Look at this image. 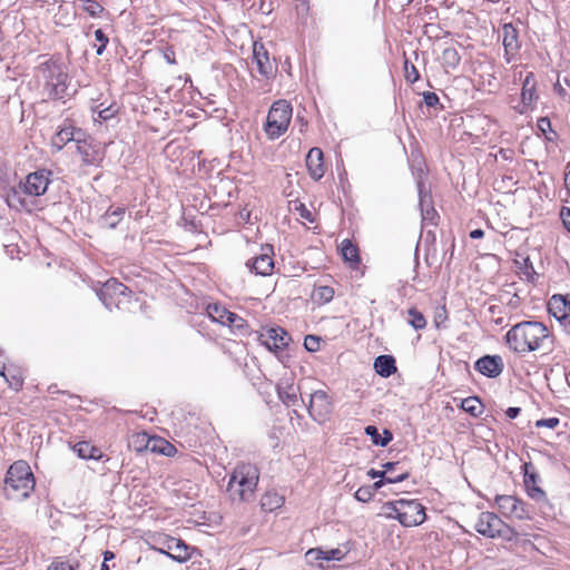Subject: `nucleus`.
Listing matches in <instances>:
<instances>
[{"label":"nucleus","mask_w":570,"mask_h":570,"mask_svg":"<svg viewBox=\"0 0 570 570\" xmlns=\"http://www.w3.org/2000/svg\"><path fill=\"white\" fill-rule=\"evenodd\" d=\"M509 347L520 354L548 347L551 343L548 327L537 321H524L512 326L505 334Z\"/></svg>","instance_id":"nucleus-1"},{"label":"nucleus","mask_w":570,"mask_h":570,"mask_svg":"<svg viewBox=\"0 0 570 570\" xmlns=\"http://www.w3.org/2000/svg\"><path fill=\"white\" fill-rule=\"evenodd\" d=\"M37 77L48 98L65 99L68 94L69 76L65 65L57 59H49L37 67Z\"/></svg>","instance_id":"nucleus-2"},{"label":"nucleus","mask_w":570,"mask_h":570,"mask_svg":"<svg viewBox=\"0 0 570 570\" xmlns=\"http://www.w3.org/2000/svg\"><path fill=\"white\" fill-rule=\"evenodd\" d=\"M35 476L26 461H17L10 465L6 479L7 497L13 500H24L35 489Z\"/></svg>","instance_id":"nucleus-3"},{"label":"nucleus","mask_w":570,"mask_h":570,"mask_svg":"<svg viewBox=\"0 0 570 570\" xmlns=\"http://www.w3.org/2000/svg\"><path fill=\"white\" fill-rule=\"evenodd\" d=\"M259 479L258 469L249 463H240L234 470L227 487L233 500H249L257 487Z\"/></svg>","instance_id":"nucleus-4"},{"label":"nucleus","mask_w":570,"mask_h":570,"mask_svg":"<svg viewBox=\"0 0 570 570\" xmlns=\"http://www.w3.org/2000/svg\"><path fill=\"white\" fill-rule=\"evenodd\" d=\"M292 111V106L286 100H278L272 105L265 124V132L269 139H277L287 130Z\"/></svg>","instance_id":"nucleus-5"},{"label":"nucleus","mask_w":570,"mask_h":570,"mask_svg":"<svg viewBox=\"0 0 570 570\" xmlns=\"http://www.w3.org/2000/svg\"><path fill=\"white\" fill-rule=\"evenodd\" d=\"M476 532L488 538L513 540L518 532L493 512H481L474 525Z\"/></svg>","instance_id":"nucleus-6"},{"label":"nucleus","mask_w":570,"mask_h":570,"mask_svg":"<svg viewBox=\"0 0 570 570\" xmlns=\"http://www.w3.org/2000/svg\"><path fill=\"white\" fill-rule=\"evenodd\" d=\"M495 504L500 512L509 519H530V510L527 504L514 495H497Z\"/></svg>","instance_id":"nucleus-7"},{"label":"nucleus","mask_w":570,"mask_h":570,"mask_svg":"<svg viewBox=\"0 0 570 570\" xmlns=\"http://www.w3.org/2000/svg\"><path fill=\"white\" fill-rule=\"evenodd\" d=\"M259 341L271 352L278 353L288 346L292 338L281 326H267L261 330Z\"/></svg>","instance_id":"nucleus-8"},{"label":"nucleus","mask_w":570,"mask_h":570,"mask_svg":"<svg viewBox=\"0 0 570 570\" xmlns=\"http://www.w3.org/2000/svg\"><path fill=\"white\" fill-rule=\"evenodd\" d=\"M424 507L416 500L401 499L399 522L404 527L420 525L425 521Z\"/></svg>","instance_id":"nucleus-9"},{"label":"nucleus","mask_w":570,"mask_h":570,"mask_svg":"<svg viewBox=\"0 0 570 570\" xmlns=\"http://www.w3.org/2000/svg\"><path fill=\"white\" fill-rule=\"evenodd\" d=\"M332 402L325 391L317 390L311 393L307 411L314 421L325 422L332 412Z\"/></svg>","instance_id":"nucleus-10"},{"label":"nucleus","mask_w":570,"mask_h":570,"mask_svg":"<svg viewBox=\"0 0 570 570\" xmlns=\"http://www.w3.org/2000/svg\"><path fill=\"white\" fill-rule=\"evenodd\" d=\"M50 183V171L38 170L27 176L26 181L20 184L23 193L29 196L43 195Z\"/></svg>","instance_id":"nucleus-11"},{"label":"nucleus","mask_w":570,"mask_h":570,"mask_svg":"<svg viewBox=\"0 0 570 570\" xmlns=\"http://www.w3.org/2000/svg\"><path fill=\"white\" fill-rule=\"evenodd\" d=\"M273 247L269 245L262 247V253L255 256L247 263V266L256 275L267 276L271 275L274 268V261L272 257Z\"/></svg>","instance_id":"nucleus-12"},{"label":"nucleus","mask_w":570,"mask_h":570,"mask_svg":"<svg viewBox=\"0 0 570 570\" xmlns=\"http://www.w3.org/2000/svg\"><path fill=\"white\" fill-rule=\"evenodd\" d=\"M502 45L505 60L510 62L520 50L519 32L512 23H504L502 27Z\"/></svg>","instance_id":"nucleus-13"},{"label":"nucleus","mask_w":570,"mask_h":570,"mask_svg":"<svg viewBox=\"0 0 570 570\" xmlns=\"http://www.w3.org/2000/svg\"><path fill=\"white\" fill-rule=\"evenodd\" d=\"M207 314L213 321L223 325L242 327L244 324V320L242 317L235 313L229 312L219 304H209L207 306Z\"/></svg>","instance_id":"nucleus-14"},{"label":"nucleus","mask_w":570,"mask_h":570,"mask_svg":"<svg viewBox=\"0 0 570 570\" xmlns=\"http://www.w3.org/2000/svg\"><path fill=\"white\" fill-rule=\"evenodd\" d=\"M503 360L499 355L482 356L474 364V368L488 377L499 376L503 371Z\"/></svg>","instance_id":"nucleus-15"},{"label":"nucleus","mask_w":570,"mask_h":570,"mask_svg":"<svg viewBox=\"0 0 570 570\" xmlns=\"http://www.w3.org/2000/svg\"><path fill=\"white\" fill-rule=\"evenodd\" d=\"M127 286L116 279L107 281L98 292L100 301L107 308H111L112 305H117L119 302H115L116 295H126Z\"/></svg>","instance_id":"nucleus-16"},{"label":"nucleus","mask_w":570,"mask_h":570,"mask_svg":"<svg viewBox=\"0 0 570 570\" xmlns=\"http://www.w3.org/2000/svg\"><path fill=\"white\" fill-rule=\"evenodd\" d=\"M253 59L256 62L258 72L269 78L274 75L275 68L269 59L268 51L261 42H254L253 45Z\"/></svg>","instance_id":"nucleus-17"},{"label":"nucleus","mask_w":570,"mask_h":570,"mask_svg":"<svg viewBox=\"0 0 570 570\" xmlns=\"http://www.w3.org/2000/svg\"><path fill=\"white\" fill-rule=\"evenodd\" d=\"M279 400L286 406H295L299 402V386L295 385L292 379L283 377L277 385Z\"/></svg>","instance_id":"nucleus-18"},{"label":"nucleus","mask_w":570,"mask_h":570,"mask_svg":"<svg viewBox=\"0 0 570 570\" xmlns=\"http://www.w3.org/2000/svg\"><path fill=\"white\" fill-rule=\"evenodd\" d=\"M529 468H531V464L525 463L523 482L527 493L532 500L537 502H543L547 500V495L546 492L538 485L539 475L533 471L530 472Z\"/></svg>","instance_id":"nucleus-19"},{"label":"nucleus","mask_w":570,"mask_h":570,"mask_svg":"<svg viewBox=\"0 0 570 570\" xmlns=\"http://www.w3.org/2000/svg\"><path fill=\"white\" fill-rule=\"evenodd\" d=\"M549 313L559 321L570 316V295H553L548 304Z\"/></svg>","instance_id":"nucleus-20"},{"label":"nucleus","mask_w":570,"mask_h":570,"mask_svg":"<svg viewBox=\"0 0 570 570\" xmlns=\"http://www.w3.org/2000/svg\"><path fill=\"white\" fill-rule=\"evenodd\" d=\"M76 148L81 156L82 163L87 166L98 165L102 157L100 151L85 139H77Z\"/></svg>","instance_id":"nucleus-21"},{"label":"nucleus","mask_w":570,"mask_h":570,"mask_svg":"<svg viewBox=\"0 0 570 570\" xmlns=\"http://www.w3.org/2000/svg\"><path fill=\"white\" fill-rule=\"evenodd\" d=\"M306 166L309 175L314 179L318 180L324 176L325 167L323 163V151L320 148L314 147L308 151L306 156Z\"/></svg>","instance_id":"nucleus-22"},{"label":"nucleus","mask_w":570,"mask_h":570,"mask_svg":"<svg viewBox=\"0 0 570 570\" xmlns=\"http://www.w3.org/2000/svg\"><path fill=\"white\" fill-rule=\"evenodd\" d=\"M82 135L80 129H75L73 127H63L61 128L51 140V146L56 148V150H61L65 145L70 141H76Z\"/></svg>","instance_id":"nucleus-23"},{"label":"nucleus","mask_w":570,"mask_h":570,"mask_svg":"<svg viewBox=\"0 0 570 570\" xmlns=\"http://www.w3.org/2000/svg\"><path fill=\"white\" fill-rule=\"evenodd\" d=\"M0 376L13 390H19L23 384L22 372L13 365H0Z\"/></svg>","instance_id":"nucleus-24"},{"label":"nucleus","mask_w":570,"mask_h":570,"mask_svg":"<svg viewBox=\"0 0 570 570\" xmlns=\"http://www.w3.org/2000/svg\"><path fill=\"white\" fill-rule=\"evenodd\" d=\"M374 370L382 377H389L396 372L395 360L391 355H380L374 361Z\"/></svg>","instance_id":"nucleus-25"},{"label":"nucleus","mask_w":570,"mask_h":570,"mask_svg":"<svg viewBox=\"0 0 570 570\" xmlns=\"http://www.w3.org/2000/svg\"><path fill=\"white\" fill-rule=\"evenodd\" d=\"M158 441H166L159 436H149L147 433H141L136 435V442L139 443L137 450H142V448L153 453H161L163 446Z\"/></svg>","instance_id":"nucleus-26"},{"label":"nucleus","mask_w":570,"mask_h":570,"mask_svg":"<svg viewBox=\"0 0 570 570\" xmlns=\"http://www.w3.org/2000/svg\"><path fill=\"white\" fill-rule=\"evenodd\" d=\"M521 98L522 102L527 106L531 105L537 99L535 79L532 72H529L523 81Z\"/></svg>","instance_id":"nucleus-27"},{"label":"nucleus","mask_w":570,"mask_h":570,"mask_svg":"<svg viewBox=\"0 0 570 570\" xmlns=\"http://www.w3.org/2000/svg\"><path fill=\"white\" fill-rule=\"evenodd\" d=\"M341 254L344 261L352 265H357L360 263L358 249L350 239H344L341 243Z\"/></svg>","instance_id":"nucleus-28"},{"label":"nucleus","mask_w":570,"mask_h":570,"mask_svg":"<svg viewBox=\"0 0 570 570\" xmlns=\"http://www.w3.org/2000/svg\"><path fill=\"white\" fill-rule=\"evenodd\" d=\"M75 452H77L78 456L81 459H99L100 451L99 449L90 445V443L82 441L78 442L73 445Z\"/></svg>","instance_id":"nucleus-29"},{"label":"nucleus","mask_w":570,"mask_h":570,"mask_svg":"<svg viewBox=\"0 0 570 570\" xmlns=\"http://www.w3.org/2000/svg\"><path fill=\"white\" fill-rule=\"evenodd\" d=\"M284 499L276 493H266L262 500L261 505L265 511H273L282 507Z\"/></svg>","instance_id":"nucleus-30"},{"label":"nucleus","mask_w":570,"mask_h":570,"mask_svg":"<svg viewBox=\"0 0 570 570\" xmlns=\"http://www.w3.org/2000/svg\"><path fill=\"white\" fill-rule=\"evenodd\" d=\"M460 56L456 49L454 48H445L442 52V62L446 68L454 69L460 63Z\"/></svg>","instance_id":"nucleus-31"},{"label":"nucleus","mask_w":570,"mask_h":570,"mask_svg":"<svg viewBox=\"0 0 570 570\" xmlns=\"http://www.w3.org/2000/svg\"><path fill=\"white\" fill-rule=\"evenodd\" d=\"M365 432L372 438L373 443L376 445L385 446L392 440V434L387 430L384 431L385 436L381 438L377 429L373 425L366 426Z\"/></svg>","instance_id":"nucleus-32"},{"label":"nucleus","mask_w":570,"mask_h":570,"mask_svg":"<svg viewBox=\"0 0 570 570\" xmlns=\"http://www.w3.org/2000/svg\"><path fill=\"white\" fill-rule=\"evenodd\" d=\"M125 213V209L122 207H117L116 209H112L111 208L109 210H107V213L105 214L102 220H104V224L106 226H108L109 228H115L117 226V224L119 223V220L121 219V216L124 215Z\"/></svg>","instance_id":"nucleus-33"},{"label":"nucleus","mask_w":570,"mask_h":570,"mask_svg":"<svg viewBox=\"0 0 570 570\" xmlns=\"http://www.w3.org/2000/svg\"><path fill=\"white\" fill-rule=\"evenodd\" d=\"M461 407L473 416H478L482 412V404L478 397H466L462 401Z\"/></svg>","instance_id":"nucleus-34"},{"label":"nucleus","mask_w":570,"mask_h":570,"mask_svg":"<svg viewBox=\"0 0 570 570\" xmlns=\"http://www.w3.org/2000/svg\"><path fill=\"white\" fill-rule=\"evenodd\" d=\"M409 314V324L415 330H423L426 326V320L424 315L419 312L416 308H410L407 311Z\"/></svg>","instance_id":"nucleus-35"},{"label":"nucleus","mask_w":570,"mask_h":570,"mask_svg":"<svg viewBox=\"0 0 570 570\" xmlns=\"http://www.w3.org/2000/svg\"><path fill=\"white\" fill-rule=\"evenodd\" d=\"M167 548L169 550H173L176 552V554H173L174 558L178 559V560H184L186 558V556H188L187 553V547L184 542H181L180 540H177V539H171L169 541V543L167 544ZM168 556H171L170 553H167Z\"/></svg>","instance_id":"nucleus-36"},{"label":"nucleus","mask_w":570,"mask_h":570,"mask_svg":"<svg viewBox=\"0 0 570 570\" xmlns=\"http://www.w3.org/2000/svg\"><path fill=\"white\" fill-rule=\"evenodd\" d=\"M401 500L390 501L383 504L382 514L389 519H397L399 520V509H400Z\"/></svg>","instance_id":"nucleus-37"},{"label":"nucleus","mask_w":570,"mask_h":570,"mask_svg":"<svg viewBox=\"0 0 570 570\" xmlns=\"http://www.w3.org/2000/svg\"><path fill=\"white\" fill-rule=\"evenodd\" d=\"M420 206L422 212V217L424 220H432L435 216V210L432 208L428 202V197L422 195V190L420 189Z\"/></svg>","instance_id":"nucleus-38"},{"label":"nucleus","mask_w":570,"mask_h":570,"mask_svg":"<svg viewBox=\"0 0 570 570\" xmlns=\"http://www.w3.org/2000/svg\"><path fill=\"white\" fill-rule=\"evenodd\" d=\"M314 297L322 303H328L334 297V289L331 286H320L314 292Z\"/></svg>","instance_id":"nucleus-39"},{"label":"nucleus","mask_w":570,"mask_h":570,"mask_svg":"<svg viewBox=\"0 0 570 570\" xmlns=\"http://www.w3.org/2000/svg\"><path fill=\"white\" fill-rule=\"evenodd\" d=\"M82 9L91 17H99L104 8L95 0H81Z\"/></svg>","instance_id":"nucleus-40"},{"label":"nucleus","mask_w":570,"mask_h":570,"mask_svg":"<svg viewBox=\"0 0 570 570\" xmlns=\"http://www.w3.org/2000/svg\"><path fill=\"white\" fill-rule=\"evenodd\" d=\"M409 478V472H403L399 474L396 478H383L379 481L374 482L371 487L373 488V492L381 489L386 483H397L406 480Z\"/></svg>","instance_id":"nucleus-41"},{"label":"nucleus","mask_w":570,"mask_h":570,"mask_svg":"<svg viewBox=\"0 0 570 570\" xmlns=\"http://www.w3.org/2000/svg\"><path fill=\"white\" fill-rule=\"evenodd\" d=\"M7 204L9 207L14 208V209H20L24 205L23 199L19 195V191L16 189H11L7 194Z\"/></svg>","instance_id":"nucleus-42"},{"label":"nucleus","mask_w":570,"mask_h":570,"mask_svg":"<svg viewBox=\"0 0 570 570\" xmlns=\"http://www.w3.org/2000/svg\"><path fill=\"white\" fill-rule=\"evenodd\" d=\"M404 71H405V79L414 83L420 79V73L414 65L410 63L407 59L404 61Z\"/></svg>","instance_id":"nucleus-43"},{"label":"nucleus","mask_w":570,"mask_h":570,"mask_svg":"<svg viewBox=\"0 0 570 570\" xmlns=\"http://www.w3.org/2000/svg\"><path fill=\"white\" fill-rule=\"evenodd\" d=\"M77 564L71 563L68 560L57 558L51 562L47 570H76Z\"/></svg>","instance_id":"nucleus-44"},{"label":"nucleus","mask_w":570,"mask_h":570,"mask_svg":"<svg viewBox=\"0 0 570 570\" xmlns=\"http://www.w3.org/2000/svg\"><path fill=\"white\" fill-rule=\"evenodd\" d=\"M374 497L373 488L370 485L361 487L355 492V499L361 502H368Z\"/></svg>","instance_id":"nucleus-45"},{"label":"nucleus","mask_w":570,"mask_h":570,"mask_svg":"<svg viewBox=\"0 0 570 570\" xmlns=\"http://www.w3.org/2000/svg\"><path fill=\"white\" fill-rule=\"evenodd\" d=\"M324 552V560L326 561H331V560H342L344 557H345V552L340 549V548H336V549H330V550H323Z\"/></svg>","instance_id":"nucleus-46"},{"label":"nucleus","mask_w":570,"mask_h":570,"mask_svg":"<svg viewBox=\"0 0 570 570\" xmlns=\"http://www.w3.org/2000/svg\"><path fill=\"white\" fill-rule=\"evenodd\" d=\"M95 38L96 40L99 42V46L97 48V55H101L108 43V38L106 37V35L104 33V31L101 29H97L95 31Z\"/></svg>","instance_id":"nucleus-47"},{"label":"nucleus","mask_w":570,"mask_h":570,"mask_svg":"<svg viewBox=\"0 0 570 570\" xmlns=\"http://www.w3.org/2000/svg\"><path fill=\"white\" fill-rule=\"evenodd\" d=\"M304 346L309 352H316L320 350V338L314 335H307L304 340Z\"/></svg>","instance_id":"nucleus-48"},{"label":"nucleus","mask_w":570,"mask_h":570,"mask_svg":"<svg viewBox=\"0 0 570 570\" xmlns=\"http://www.w3.org/2000/svg\"><path fill=\"white\" fill-rule=\"evenodd\" d=\"M305 556H306V559L308 562L324 560V557H325L323 549H321V548L309 549Z\"/></svg>","instance_id":"nucleus-49"},{"label":"nucleus","mask_w":570,"mask_h":570,"mask_svg":"<svg viewBox=\"0 0 570 570\" xmlns=\"http://www.w3.org/2000/svg\"><path fill=\"white\" fill-rule=\"evenodd\" d=\"M558 425H559V419H557V417L541 419L535 422L537 428L554 429Z\"/></svg>","instance_id":"nucleus-50"},{"label":"nucleus","mask_w":570,"mask_h":570,"mask_svg":"<svg viewBox=\"0 0 570 570\" xmlns=\"http://www.w3.org/2000/svg\"><path fill=\"white\" fill-rule=\"evenodd\" d=\"M158 442L163 446L160 454L166 455V456H174L176 454L177 450L171 443H169L168 441H158Z\"/></svg>","instance_id":"nucleus-51"},{"label":"nucleus","mask_w":570,"mask_h":570,"mask_svg":"<svg viewBox=\"0 0 570 570\" xmlns=\"http://www.w3.org/2000/svg\"><path fill=\"white\" fill-rule=\"evenodd\" d=\"M423 99L426 106L434 107L439 104V97L436 94L428 91L423 94Z\"/></svg>","instance_id":"nucleus-52"},{"label":"nucleus","mask_w":570,"mask_h":570,"mask_svg":"<svg viewBox=\"0 0 570 570\" xmlns=\"http://www.w3.org/2000/svg\"><path fill=\"white\" fill-rule=\"evenodd\" d=\"M116 114V110L112 108V106L110 107H107L102 110L99 111L98 116L99 118L104 119V120H108L110 118H112Z\"/></svg>","instance_id":"nucleus-53"},{"label":"nucleus","mask_w":570,"mask_h":570,"mask_svg":"<svg viewBox=\"0 0 570 570\" xmlns=\"http://www.w3.org/2000/svg\"><path fill=\"white\" fill-rule=\"evenodd\" d=\"M560 215L564 227L570 232V208L562 207Z\"/></svg>","instance_id":"nucleus-54"},{"label":"nucleus","mask_w":570,"mask_h":570,"mask_svg":"<svg viewBox=\"0 0 570 570\" xmlns=\"http://www.w3.org/2000/svg\"><path fill=\"white\" fill-rule=\"evenodd\" d=\"M367 474L372 478V479H376V478H380V479H383L385 478V471H377V470H374V469H371Z\"/></svg>","instance_id":"nucleus-55"},{"label":"nucleus","mask_w":570,"mask_h":570,"mask_svg":"<svg viewBox=\"0 0 570 570\" xmlns=\"http://www.w3.org/2000/svg\"><path fill=\"white\" fill-rule=\"evenodd\" d=\"M520 413V409L519 407H509L507 411H505V414L509 419H515Z\"/></svg>","instance_id":"nucleus-56"},{"label":"nucleus","mask_w":570,"mask_h":570,"mask_svg":"<svg viewBox=\"0 0 570 570\" xmlns=\"http://www.w3.org/2000/svg\"><path fill=\"white\" fill-rule=\"evenodd\" d=\"M538 126L542 131H546V128H550V120L548 118H540Z\"/></svg>","instance_id":"nucleus-57"},{"label":"nucleus","mask_w":570,"mask_h":570,"mask_svg":"<svg viewBox=\"0 0 570 570\" xmlns=\"http://www.w3.org/2000/svg\"><path fill=\"white\" fill-rule=\"evenodd\" d=\"M484 235V232L480 228L478 229H474L470 233V237L473 238V239H479V238H482Z\"/></svg>","instance_id":"nucleus-58"},{"label":"nucleus","mask_w":570,"mask_h":570,"mask_svg":"<svg viewBox=\"0 0 570 570\" xmlns=\"http://www.w3.org/2000/svg\"><path fill=\"white\" fill-rule=\"evenodd\" d=\"M396 464H397V463H395V462H387V463H385V464L383 465V466H384V469H385V473H386L387 471L393 470V469L396 466Z\"/></svg>","instance_id":"nucleus-59"},{"label":"nucleus","mask_w":570,"mask_h":570,"mask_svg":"<svg viewBox=\"0 0 570 570\" xmlns=\"http://www.w3.org/2000/svg\"><path fill=\"white\" fill-rule=\"evenodd\" d=\"M104 556H105L104 563H107V561L115 558V554L111 551H106Z\"/></svg>","instance_id":"nucleus-60"},{"label":"nucleus","mask_w":570,"mask_h":570,"mask_svg":"<svg viewBox=\"0 0 570 570\" xmlns=\"http://www.w3.org/2000/svg\"><path fill=\"white\" fill-rule=\"evenodd\" d=\"M301 216H302V217H304V218H306V219L312 220V218H311V213H309L308 210H306V209H304V210L302 212Z\"/></svg>","instance_id":"nucleus-61"},{"label":"nucleus","mask_w":570,"mask_h":570,"mask_svg":"<svg viewBox=\"0 0 570 570\" xmlns=\"http://www.w3.org/2000/svg\"><path fill=\"white\" fill-rule=\"evenodd\" d=\"M101 570H110L109 567L107 566V563H102L101 564Z\"/></svg>","instance_id":"nucleus-62"}]
</instances>
